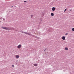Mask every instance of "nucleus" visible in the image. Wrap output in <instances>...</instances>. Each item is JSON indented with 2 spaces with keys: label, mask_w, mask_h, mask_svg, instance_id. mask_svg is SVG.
<instances>
[{
  "label": "nucleus",
  "mask_w": 74,
  "mask_h": 74,
  "mask_svg": "<svg viewBox=\"0 0 74 74\" xmlns=\"http://www.w3.org/2000/svg\"><path fill=\"white\" fill-rule=\"evenodd\" d=\"M45 51L46 50H47V49H45Z\"/></svg>",
  "instance_id": "nucleus-20"
},
{
  "label": "nucleus",
  "mask_w": 74,
  "mask_h": 74,
  "mask_svg": "<svg viewBox=\"0 0 74 74\" xmlns=\"http://www.w3.org/2000/svg\"><path fill=\"white\" fill-rule=\"evenodd\" d=\"M22 32L23 33H24L25 34H28V35H29V36H33V34H31L26 32Z\"/></svg>",
  "instance_id": "nucleus-1"
},
{
  "label": "nucleus",
  "mask_w": 74,
  "mask_h": 74,
  "mask_svg": "<svg viewBox=\"0 0 74 74\" xmlns=\"http://www.w3.org/2000/svg\"><path fill=\"white\" fill-rule=\"evenodd\" d=\"M69 10V11H72V10H71H71Z\"/></svg>",
  "instance_id": "nucleus-18"
},
{
  "label": "nucleus",
  "mask_w": 74,
  "mask_h": 74,
  "mask_svg": "<svg viewBox=\"0 0 74 74\" xmlns=\"http://www.w3.org/2000/svg\"><path fill=\"white\" fill-rule=\"evenodd\" d=\"M0 19H3V18H2V17H1V18H0Z\"/></svg>",
  "instance_id": "nucleus-19"
},
{
  "label": "nucleus",
  "mask_w": 74,
  "mask_h": 74,
  "mask_svg": "<svg viewBox=\"0 0 74 74\" xmlns=\"http://www.w3.org/2000/svg\"><path fill=\"white\" fill-rule=\"evenodd\" d=\"M72 31H73V32H74V28H73L72 29Z\"/></svg>",
  "instance_id": "nucleus-12"
},
{
  "label": "nucleus",
  "mask_w": 74,
  "mask_h": 74,
  "mask_svg": "<svg viewBox=\"0 0 74 74\" xmlns=\"http://www.w3.org/2000/svg\"><path fill=\"white\" fill-rule=\"evenodd\" d=\"M66 9L65 10H64V12H65V11H66Z\"/></svg>",
  "instance_id": "nucleus-16"
},
{
  "label": "nucleus",
  "mask_w": 74,
  "mask_h": 74,
  "mask_svg": "<svg viewBox=\"0 0 74 74\" xmlns=\"http://www.w3.org/2000/svg\"><path fill=\"white\" fill-rule=\"evenodd\" d=\"M3 21H5V19H4V18H3Z\"/></svg>",
  "instance_id": "nucleus-14"
},
{
  "label": "nucleus",
  "mask_w": 74,
  "mask_h": 74,
  "mask_svg": "<svg viewBox=\"0 0 74 74\" xmlns=\"http://www.w3.org/2000/svg\"><path fill=\"white\" fill-rule=\"evenodd\" d=\"M68 34V33H66L65 34V36H66V35H67Z\"/></svg>",
  "instance_id": "nucleus-13"
},
{
  "label": "nucleus",
  "mask_w": 74,
  "mask_h": 74,
  "mask_svg": "<svg viewBox=\"0 0 74 74\" xmlns=\"http://www.w3.org/2000/svg\"><path fill=\"white\" fill-rule=\"evenodd\" d=\"M31 17H32L33 16V15H31Z\"/></svg>",
  "instance_id": "nucleus-17"
},
{
  "label": "nucleus",
  "mask_w": 74,
  "mask_h": 74,
  "mask_svg": "<svg viewBox=\"0 0 74 74\" xmlns=\"http://www.w3.org/2000/svg\"><path fill=\"white\" fill-rule=\"evenodd\" d=\"M44 51H45V50H44Z\"/></svg>",
  "instance_id": "nucleus-23"
},
{
  "label": "nucleus",
  "mask_w": 74,
  "mask_h": 74,
  "mask_svg": "<svg viewBox=\"0 0 74 74\" xmlns=\"http://www.w3.org/2000/svg\"><path fill=\"white\" fill-rule=\"evenodd\" d=\"M65 49L67 51V50H68V48H67V47H66Z\"/></svg>",
  "instance_id": "nucleus-11"
},
{
  "label": "nucleus",
  "mask_w": 74,
  "mask_h": 74,
  "mask_svg": "<svg viewBox=\"0 0 74 74\" xmlns=\"http://www.w3.org/2000/svg\"><path fill=\"white\" fill-rule=\"evenodd\" d=\"M33 36H32V37H33L34 38H37V39H40V38L39 37L33 35Z\"/></svg>",
  "instance_id": "nucleus-3"
},
{
  "label": "nucleus",
  "mask_w": 74,
  "mask_h": 74,
  "mask_svg": "<svg viewBox=\"0 0 74 74\" xmlns=\"http://www.w3.org/2000/svg\"><path fill=\"white\" fill-rule=\"evenodd\" d=\"M21 47H22V45H19L17 46L18 48L19 49H20Z\"/></svg>",
  "instance_id": "nucleus-4"
},
{
  "label": "nucleus",
  "mask_w": 74,
  "mask_h": 74,
  "mask_svg": "<svg viewBox=\"0 0 74 74\" xmlns=\"http://www.w3.org/2000/svg\"><path fill=\"white\" fill-rule=\"evenodd\" d=\"M51 16H54V14H53V13H51Z\"/></svg>",
  "instance_id": "nucleus-9"
},
{
  "label": "nucleus",
  "mask_w": 74,
  "mask_h": 74,
  "mask_svg": "<svg viewBox=\"0 0 74 74\" xmlns=\"http://www.w3.org/2000/svg\"><path fill=\"white\" fill-rule=\"evenodd\" d=\"M38 65L37 64H34V66H37Z\"/></svg>",
  "instance_id": "nucleus-10"
},
{
  "label": "nucleus",
  "mask_w": 74,
  "mask_h": 74,
  "mask_svg": "<svg viewBox=\"0 0 74 74\" xmlns=\"http://www.w3.org/2000/svg\"><path fill=\"white\" fill-rule=\"evenodd\" d=\"M12 7H13V6H12Z\"/></svg>",
  "instance_id": "nucleus-24"
},
{
  "label": "nucleus",
  "mask_w": 74,
  "mask_h": 74,
  "mask_svg": "<svg viewBox=\"0 0 74 74\" xmlns=\"http://www.w3.org/2000/svg\"><path fill=\"white\" fill-rule=\"evenodd\" d=\"M1 20V21H2V19Z\"/></svg>",
  "instance_id": "nucleus-25"
},
{
  "label": "nucleus",
  "mask_w": 74,
  "mask_h": 74,
  "mask_svg": "<svg viewBox=\"0 0 74 74\" xmlns=\"http://www.w3.org/2000/svg\"><path fill=\"white\" fill-rule=\"evenodd\" d=\"M62 39L63 40H64L65 39H66V37H65V36H63Z\"/></svg>",
  "instance_id": "nucleus-7"
},
{
  "label": "nucleus",
  "mask_w": 74,
  "mask_h": 74,
  "mask_svg": "<svg viewBox=\"0 0 74 74\" xmlns=\"http://www.w3.org/2000/svg\"><path fill=\"white\" fill-rule=\"evenodd\" d=\"M0 21V22H1V21Z\"/></svg>",
  "instance_id": "nucleus-22"
},
{
  "label": "nucleus",
  "mask_w": 74,
  "mask_h": 74,
  "mask_svg": "<svg viewBox=\"0 0 74 74\" xmlns=\"http://www.w3.org/2000/svg\"><path fill=\"white\" fill-rule=\"evenodd\" d=\"M16 58H19V56L18 55H16Z\"/></svg>",
  "instance_id": "nucleus-8"
},
{
  "label": "nucleus",
  "mask_w": 74,
  "mask_h": 74,
  "mask_svg": "<svg viewBox=\"0 0 74 74\" xmlns=\"http://www.w3.org/2000/svg\"><path fill=\"white\" fill-rule=\"evenodd\" d=\"M14 28L7 27V30H14Z\"/></svg>",
  "instance_id": "nucleus-2"
},
{
  "label": "nucleus",
  "mask_w": 74,
  "mask_h": 74,
  "mask_svg": "<svg viewBox=\"0 0 74 74\" xmlns=\"http://www.w3.org/2000/svg\"><path fill=\"white\" fill-rule=\"evenodd\" d=\"M1 28H2V29H5V30L7 29V28H6V27H2Z\"/></svg>",
  "instance_id": "nucleus-6"
},
{
  "label": "nucleus",
  "mask_w": 74,
  "mask_h": 74,
  "mask_svg": "<svg viewBox=\"0 0 74 74\" xmlns=\"http://www.w3.org/2000/svg\"><path fill=\"white\" fill-rule=\"evenodd\" d=\"M24 2H26V1H25Z\"/></svg>",
  "instance_id": "nucleus-21"
},
{
  "label": "nucleus",
  "mask_w": 74,
  "mask_h": 74,
  "mask_svg": "<svg viewBox=\"0 0 74 74\" xmlns=\"http://www.w3.org/2000/svg\"><path fill=\"white\" fill-rule=\"evenodd\" d=\"M55 10V8L53 7L52 8V10L53 11H54Z\"/></svg>",
  "instance_id": "nucleus-5"
},
{
  "label": "nucleus",
  "mask_w": 74,
  "mask_h": 74,
  "mask_svg": "<svg viewBox=\"0 0 74 74\" xmlns=\"http://www.w3.org/2000/svg\"><path fill=\"white\" fill-rule=\"evenodd\" d=\"M12 67H14V65H12Z\"/></svg>",
  "instance_id": "nucleus-15"
}]
</instances>
